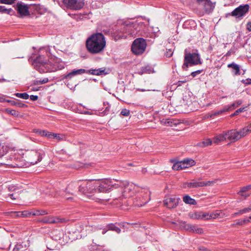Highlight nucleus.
<instances>
[{
	"mask_svg": "<svg viewBox=\"0 0 251 251\" xmlns=\"http://www.w3.org/2000/svg\"><path fill=\"white\" fill-rule=\"evenodd\" d=\"M245 110H245V107L240 108L237 109L234 113L231 114V117H233L234 116H236V115H238L239 113H241V112H242L243 111H245Z\"/></svg>",
	"mask_w": 251,
	"mask_h": 251,
	"instance_id": "nucleus-41",
	"label": "nucleus"
},
{
	"mask_svg": "<svg viewBox=\"0 0 251 251\" xmlns=\"http://www.w3.org/2000/svg\"><path fill=\"white\" fill-rule=\"evenodd\" d=\"M48 131H46V130H43V131H41L40 132V134H41V135L42 136H46V134H47V133H48Z\"/></svg>",
	"mask_w": 251,
	"mask_h": 251,
	"instance_id": "nucleus-56",
	"label": "nucleus"
},
{
	"mask_svg": "<svg viewBox=\"0 0 251 251\" xmlns=\"http://www.w3.org/2000/svg\"><path fill=\"white\" fill-rule=\"evenodd\" d=\"M84 0H63V2L65 6L73 10H79L84 5Z\"/></svg>",
	"mask_w": 251,
	"mask_h": 251,
	"instance_id": "nucleus-11",
	"label": "nucleus"
},
{
	"mask_svg": "<svg viewBox=\"0 0 251 251\" xmlns=\"http://www.w3.org/2000/svg\"><path fill=\"white\" fill-rule=\"evenodd\" d=\"M40 222L45 224H57L65 222L66 220L64 219L50 216L44 217Z\"/></svg>",
	"mask_w": 251,
	"mask_h": 251,
	"instance_id": "nucleus-17",
	"label": "nucleus"
},
{
	"mask_svg": "<svg viewBox=\"0 0 251 251\" xmlns=\"http://www.w3.org/2000/svg\"><path fill=\"white\" fill-rule=\"evenodd\" d=\"M107 228L108 230L114 231L117 233H119L121 232V229L115 225L111 224L107 225Z\"/></svg>",
	"mask_w": 251,
	"mask_h": 251,
	"instance_id": "nucleus-32",
	"label": "nucleus"
},
{
	"mask_svg": "<svg viewBox=\"0 0 251 251\" xmlns=\"http://www.w3.org/2000/svg\"><path fill=\"white\" fill-rule=\"evenodd\" d=\"M180 164H179V161H177V162H176V163H175L172 167V169L174 170H180L181 169H180Z\"/></svg>",
	"mask_w": 251,
	"mask_h": 251,
	"instance_id": "nucleus-40",
	"label": "nucleus"
},
{
	"mask_svg": "<svg viewBox=\"0 0 251 251\" xmlns=\"http://www.w3.org/2000/svg\"><path fill=\"white\" fill-rule=\"evenodd\" d=\"M251 211V208L250 207L245 208L243 209L239 210V213L240 214H244L247 212H249Z\"/></svg>",
	"mask_w": 251,
	"mask_h": 251,
	"instance_id": "nucleus-43",
	"label": "nucleus"
},
{
	"mask_svg": "<svg viewBox=\"0 0 251 251\" xmlns=\"http://www.w3.org/2000/svg\"><path fill=\"white\" fill-rule=\"evenodd\" d=\"M79 189L78 190L79 194H83L87 197H93L92 199L97 201L98 199L94 197L95 193H97L95 189V182L92 180H79Z\"/></svg>",
	"mask_w": 251,
	"mask_h": 251,
	"instance_id": "nucleus-3",
	"label": "nucleus"
},
{
	"mask_svg": "<svg viewBox=\"0 0 251 251\" xmlns=\"http://www.w3.org/2000/svg\"><path fill=\"white\" fill-rule=\"evenodd\" d=\"M7 101L10 102L13 105H17L18 102H16L15 101L7 100Z\"/></svg>",
	"mask_w": 251,
	"mask_h": 251,
	"instance_id": "nucleus-54",
	"label": "nucleus"
},
{
	"mask_svg": "<svg viewBox=\"0 0 251 251\" xmlns=\"http://www.w3.org/2000/svg\"><path fill=\"white\" fill-rule=\"evenodd\" d=\"M227 140L226 131H223L222 133L216 135L213 138V142L215 144Z\"/></svg>",
	"mask_w": 251,
	"mask_h": 251,
	"instance_id": "nucleus-20",
	"label": "nucleus"
},
{
	"mask_svg": "<svg viewBox=\"0 0 251 251\" xmlns=\"http://www.w3.org/2000/svg\"><path fill=\"white\" fill-rule=\"evenodd\" d=\"M212 143L213 141L211 139L209 138H207L204 141L197 143L194 145V146L200 148H204L211 145L212 144Z\"/></svg>",
	"mask_w": 251,
	"mask_h": 251,
	"instance_id": "nucleus-25",
	"label": "nucleus"
},
{
	"mask_svg": "<svg viewBox=\"0 0 251 251\" xmlns=\"http://www.w3.org/2000/svg\"><path fill=\"white\" fill-rule=\"evenodd\" d=\"M139 191V195L137 198L140 202V203H137L138 206H142L146 204L150 200V192L147 189H141Z\"/></svg>",
	"mask_w": 251,
	"mask_h": 251,
	"instance_id": "nucleus-12",
	"label": "nucleus"
},
{
	"mask_svg": "<svg viewBox=\"0 0 251 251\" xmlns=\"http://www.w3.org/2000/svg\"><path fill=\"white\" fill-rule=\"evenodd\" d=\"M95 184L97 192L99 193H107L112 187L117 188V183H114L113 180L107 178L95 182Z\"/></svg>",
	"mask_w": 251,
	"mask_h": 251,
	"instance_id": "nucleus-7",
	"label": "nucleus"
},
{
	"mask_svg": "<svg viewBox=\"0 0 251 251\" xmlns=\"http://www.w3.org/2000/svg\"><path fill=\"white\" fill-rule=\"evenodd\" d=\"M233 52V51H232V50H230L228 51L226 53V56H229V55H231V52Z\"/></svg>",
	"mask_w": 251,
	"mask_h": 251,
	"instance_id": "nucleus-59",
	"label": "nucleus"
},
{
	"mask_svg": "<svg viewBox=\"0 0 251 251\" xmlns=\"http://www.w3.org/2000/svg\"><path fill=\"white\" fill-rule=\"evenodd\" d=\"M14 95H15L16 97H17L18 98H21L23 99H25V100H27L29 98V95L26 93H15L14 94Z\"/></svg>",
	"mask_w": 251,
	"mask_h": 251,
	"instance_id": "nucleus-35",
	"label": "nucleus"
},
{
	"mask_svg": "<svg viewBox=\"0 0 251 251\" xmlns=\"http://www.w3.org/2000/svg\"><path fill=\"white\" fill-rule=\"evenodd\" d=\"M219 181V179H216L212 181H202V186L203 187L208 186H213L215 184L217 183Z\"/></svg>",
	"mask_w": 251,
	"mask_h": 251,
	"instance_id": "nucleus-34",
	"label": "nucleus"
},
{
	"mask_svg": "<svg viewBox=\"0 0 251 251\" xmlns=\"http://www.w3.org/2000/svg\"><path fill=\"white\" fill-rule=\"evenodd\" d=\"M207 216H208V213H204L202 212H195L189 214V216L191 218L197 220H208Z\"/></svg>",
	"mask_w": 251,
	"mask_h": 251,
	"instance_id": "nucleus-19",
	"label": "nucleus"
},
{
	"mask_svg": "<svg viewBox=\"0 0 251 251\" xmlns=\"http://www.w3.org/2000/svg\"><path fill=\"white\" fill-rule=\"evenodd\" d=\"M146 46V42L144 39L137 38L133 41L132 44L131 50L135 54H141L145 51Z\"/></svg>",
	"mask_w": 251,
	"mask_h": 251,
	"instance_id": "nucleus-10",
	"label": "nucleus"
},
{
	"mask_svg": "<svg viewBox=\"0 0 251 251\" xmlns=\"http://www.w3.org/2000/svg\"><path fill=\"white\" fill-rule=\"evenodd\" d=\"M38 96L35 95H31L30 96V99L32 101H35L38 99Z\"/></svg>",
	"mask_w": 251,
	"mask_h": 251,
	"instance_id": "nucleus-50",
	"label": "nucleus"
},
{
	"mask_svg": "<svg viewBox=\"0 0 251 251\" xmlns=\"http://www.w3.org/2000/svg\"><path fill=\"white\" fill-rule=\"evenodd\" d=\"M124 25L125 26L123 29V31L131 36L136 35L144 25L142 22L131 23L130 21L125 22Z\"/></svg>",
	"mask_w": 251,
	"mask_h": 251,
	"instance_id": "nucleus-8",
	"label": "nucleus"
},
{
	"mask_svg": "<svg viewBox=\"0 0 251 251\" xmlns=\"http://www.w3.org/2000/svg\"><path fill=\"white\" fill-rule=\"evenodd\" d=\"M55 133L48 132L47 134H46V136L49 138H54Z\"/></svg>",
	"mask_w": 251,
	"mask_h": 251,
	"instance_id": "nucleus-47",
	"label": "nucleus"
},
{
	"mask_svg": "<svg viewBox=\"0 0 251 251\" xmlns=\"http://www.w3.org/2000/svg\"><path fill=\"white\" fill-rule=\"evenodd\" d=\"M181 226H183L184 228L190 232L191 231V227H192V225H190V224H186L185 222H182L181 223Z\"/></svg>",
	"mask_w": 251,
	"mask_h": 251,
	"instance_id": "nucleus-38",
	"label": "nucleus"
},
{
	"mask_svg": "<svg viewBox=\"0 0 251 251\" xmlns=\"http://www.w3.org/2000/svg\"><path fill=\"white\" fill-rule=\"evenodd\" d=\"M33 65L41 73L55 72L65 67V63L56 57H51L49 59L44 55H40L34 61Z\"/></svg>",
	"mask_w": 251,
	"mask_h": 251,
	"instance_id": "nucleus-1",
	"label": "nucleus"
},
{
	"mask_svg": "<svg viewBox=\"0 0 251 251\" xmlns=\"http://www.w3.org/2000/svg\"><path fill=\"white\" fill-rule=\"evenodd\" d=\"M250 220L249 219H244V220H240L237 221L236 225L239 226H242L245 224L249 223Z\"/></svg>",
	"mask_w": 251,
	"mask_h": 251,
	"instance_id": "nucleus-39",
	"label": "nucleus"
},
{
	"mask_svg": "<svg viewBox=\"0 0 251 251\" xmlns=\"http://www.w3.org/2000/svg\"><path fill=\"white\" fill-rule=\"evenodd\" d=\"M190 232L201 234L202 233L203 229L196 225H192Z\"/></svg>",
	"mask_w": 251,
	"mask_h": 251,
	"instance_id": "nucleus-33",
	"label": "nucleus"
},
{
	"mask_svg": "<svg viewBox=\"0 0 251 251\" xmlns=\"http://www.w3.org/2000/svg\"><path fill=\"white\" fill-rule=\"evenodd\" d=\"M103 105L105 107V109L104 110H102V109H101L100 110L101 112H100V115L101 116L108 114L109 111L110 106L109 103L107 102H104Z\"/></svg>",
	"mask_w": 251,
	"mask_h": 251,
	"instance_id": "nucleus-31",
	"label": "nucleus"
},
{
	"mask_svg": "<svg viewBox=\"0 0 251 251\" xmlns=\"http://www.w3.org/2000/svg\"><path fill=\"white\" fill-rule=\"evenodd\" d=\"M138 90L139 91H142V92L145 91V90H144V89H138Z\"/></svg>",
	"mask_w": 251,
	"mask_h": 251,
	"instance_id": "nucleus-64",
	"label": "nucleus"
},
{
	"mask_svg": "<svg viewBox=\"0 0 251 251\" xmlns=\"http://www.w3.org/2000/svg\"><path fill=\"white\" fill-rule=\"evenodd\" d=\"M200 54L197 52L188 53L186 51L184 54V63L182 69L187 70L189 66L201 64Z\"/></svg>",
	"mask_w": 251,
	"mask_h": 251,
	"instance_id": "nucleus-5",
	"label": "nucleus"
},
{
	"mask_svg": "<svg viewBox=\"0 0 251 251\" xmlns=\"http://www.w3.org/2000/svg\"><path fill=\"white\" fill-rule=\"evenodd\" d=\"M105 70L106 69L104 68H101L98 69H90L87 71H86V70L84 69H80L76 70H73L67 75H65L64 76V78L70 79L73 76L82 74L85 72L93 75H105L107 74V73L105 72Z\"/></svg>",
	"mask_w": 251,
	"mask_h": 251,
	"instance_id": "nucleus-9",
	"label": "nucleus"
},
{
	"mask_svg": "<svg viewBox=\"0 0 251 251\" xmlns=\"http://www.w3.org/2000/svg\"><path fill=\"white\" fill-rule=\"evenodd\" d=\"M119 38H126V35H119Z\"/></svg>",
	"mask_w": 251,
	"mask_h": 251,
	"instance_id": "nucleus-61",
	"label": "nucleus"
},
{
	"mask_svg": "<svg viewBox=\"0 0 251 251\" xmlns=\"http://www.w3.org/2000/svg\"><path fill=\"white\" fill-rule=\"evenodd\" d=\"M226 132L227 140L231 142H235L251 132V123L239 130L232 129Z\"/></svg>",
	"mask_w": 251,
	"mask_h": 251,
	"instance_id": "nucleus-4",
	"label": "nucleus"
},
{
	"mask_svg": "<svg viewBox=\"0 0 251 251\" xmlns=\"http://www.w3.org/2000/svg\"><path fill=\"white\" fill-rule=\"evenodd\" d=\"M142 171L143 173H145L147 172V170L146 169H143Z\"/></svg>",
	"mask_w": 251,
	"mask_h": 251,
	"instance_id": "nucleus-63",
	"label": "nucleus"
},
{
	"mask_svg": "<svg viewBox=\"0 0 251 251\" xmlns=\"http://www.w3.org/2000/svg\"><path fill=\"white\" fill-rule=\"evenodd\" d=\"M226 106H224V107L220 110H219V111H217L216 112H215L214 113L212 114L211 115H210V117H212L213 116H217V115H220V114H222V113H223L224 112H226V111H228L227 110H226Z\"/></svg>",
	"mask_w": 251,
	"mask_h": 251,
	"instance_id": "nucleus-36",
	"label": "nucleus"
},
{
	"mask_svg": "<svg viewBox=\"0 0 251 251\" xmlns=\"http://www.w3.org/2000/svg\"><path fill=\"white\" fill-rule=\"evenodd\" d=\"M106 46L104 35L101 33L93 34L87 40L86 46L87 50L92 54H98L102 52Z\"/></svg>",
	"mask_w": 251,
	"mask_h": 251,
	"instance_id": "nucleus-2",
	"label": "nucleus"
},
{
	"mask_svg": "<svg viewBox=\"0 0 251 251\" xmlns=\"http://www.w3.org/2000/svg\"><path fill=\"white\" fill-rule=\"evenodd\" d=\"M42 51H43V52L46 51L48 56L49 57V55L50 54V53L49 52L50 49H49V48H46L45 49H43L42 50Z\"/></svg>",
	"mask_w": 251,
	"mask_h": 251,
	"instance_id": "nucleus-52",
	"label": "nucleus"
},
{
	"mask_svg": "<svg viewBox=\"0 0 251 251\" xmlns=\"http://www.w3.org/2000/svg\"><path fill=\"white\" fill-rule=\"evenodd\" d=\"M48 213L44 210H35L34 211H32L28 213L29 215L32 216H39V215H44L48 214Z\"/></svg>",
	"mask_w": 251,
	"mask_h": 251,
	"instance_id": "nucleus-29",
	"label": "nucleus"
},
{
	"mask_svg": "<svg viewBox=\"0 0 251 251\" xmlns=\"http://www.w3.org/2000/svg\"><path fill=\"white\" fill-rule=\"evenodd\" d=\"M179 199L174 195H171L166 197L164 201V204L168 208H173L176 207L179 201Z\"/></svg>",
	"mask_w": 251,
	"mask_h": 251,
	"instance_id": "nucleus-14",
	"label": "nucleus"
},
{
	"mask_svg": "<svg viewBox=\"0 0 251 251\" xmlns=\"http://www.w3.org/2000/svg\"><path fill=\"white\" fill-rule=\"evenodd\" d=\"M228 68H232V72L234 74V75H240V67L238 65L235 64L234 63L229 64L227 65Z\"/></svg>",
	"mask_w": 251,
	"mask_h": 251,
	"instance_id": "nucleus-26",
	"label": "nucleus"
},
{
	"mask_svg": "<svg viewBox=\"0 0 251 251\" xmlns=\"http://www.w3.org/2000/svg\"><path fill=\"white\" fill-rule=\"evenodd\" d=\"M242 102L243 101L242 100H236L232 104L226 106V107L227 108L226 110H227L228 111L233 110L235 108L239 106L242 103Z\"/></svg>",
	"mask_w": 251,
	"mask_h": 251,
	"instance_id": "nucleus-28",
	"label": "nucleus"
},
{
	"mask_svg": "<svg viewBox=\"0 0 251 251\" xmlns=\"http://www.w3.org/2000/svg\"><path fill=\"white\" fill-rule=\"evenodd\" d=\"M200 250H201L202 251H210L205 248L200 249Z\"/></svg>",
	"mask_w": 251,
	"mask_h": 251,
	"instance_id": "nucleus-62",
	"label": "nucleus"
},
{
	"mask_svg": "<svg viewBox=\"0 0 251 251\" xmlns=\"http://www.w3.org/2000/svg\"><path fill=\"white\" fill-rule=\"evenodd\" d=\"M202 72V70H197L196 71L193 72L191 73V75L193 77H195L197 75L200 74Z\"/></svg>",
	"mask_w": 251,
	"mask_h": 251,
	"instance_id": "nucleus-46",
	"label": "nucleus"
},
{
	"mask_svg": "<svg viewBox=\"0 0 251 251\" xmlns=\"http://www.w3.org/2000/svg\"><path fill=\"white\" fill-rule=\"evenodd\" d=\"M183 201L185 203L187 204H189L191 205H195L196 204V201L194 199L191 198L188 195H186L184 196L183 198Z\"/></svg>",
	"mask_w": 251,
	"mask_h": 251,
	"instance_id": "nucleus-30",
	"label": "nucleus"
},
{
	"mask_svg": "<svg viewBox=\"0 0 251 251\" xmlns=\"http://www.w3.org/2000/svg\"><path fill=\"white\" fill-rule=\"evenodd\" d=\"M117 182V188L121 187L122 189L121 194L118 196V198L123 197L127 198L132 196L133 192L132 191H136L138 189L133 183H129L126 180H115Z\"/></svg>",
	"mask_w": 251,
	"mask_h": 251,
	"instance_id": "nucleus-6",
	"label": "nucleus"
},
{
	"mask_svg": "<svg viewBox=\"0 0 251 251\" xmlns=\"http://www.w3.org/2000/svg\"><path fill=\"white\" fill-rule=\"evenodd\" d=\"M186 82V80H179V81H178L176 83V85H177V86H180L182 85V84L184 83H185Z\"/></svg>",
	"mask_w": 251,
	"mask_h": 251,
	"instance_id": "nucleus-51",
	"label": "nucleus"
},
{
	"mask_svg": "<svg viewBox=\"0 0 251 251\" xmlns=\"http://www.w3.org/2000/svg\"><path fill=\"white\" fill-rule=\"evenodd\" d=\"M16 8L20 15L22 16H26L29 14L28 7L26 5L22 4H17Z\"/></svg>",
	"mask_w": 251,
	"mask_h": 251,
	"instance_id": "nucleus-24",
	"label": "nucleus"
},
{
	"mask_svg": "<svg viewBox=\"0 0 251 251\" xmlns=\"http://www.w3.org/2000/svg\"><path fill=\"white\" fill-rule=\"evenodd\" d=\"M9 196L13 200H16L17 199V197H14V194H10Z\"/></svg>",
	"mask_w": 251,
	"mask_h": 251,
	"instance_id": "nucleus-57",
	"label": "nucleus"
},
{
	"mask_svg": "<svg viewBox=\"0 0 251 251\" xmlns=\"http://www.w3.org/2000/svg\"><path fill=\"white\" fill-rule=\"evenodd\" d=\"M26 157L28 162L32 165L40 162L42 158L41 153L35 151H31L28 152L26 154Z\"/></svg>",
	"mask_w": 251,
	"mask_h": 251,
	"instance_id": "nucleus-13",
	"label": "nucleus"
},
{
	"mask_svg": "<svg viewBox=\"0 0 251 251\" xmlns=\"http://www.w3.org/2000/svg\"><path fill=\"white\" fill-rule=\"evenodd\" d=\"M250 190H251V184L242 187L238 193L241 196L246 198L249 197L250 195L245 193V192L249 191Z\"/></svg>",
	"mask_w": 251,
	"mask_h": 251,
	"instance_id": "nucleus-27",
	"label": "nucleus"
},
{
	"mask_svg": "<svg viewBox=\"0 0 251 251\" xmlns=\"http://www.w3.org/2000/svg\"><path fill=\"white\" fill-rule=\"evenodd\" d=\"M197 1L199 4H204L205 9L207 12L211 11L214 7L213 4L210 0H197Z\"/></svg>",
	"mask_w": 251,
	"mask_h": 251,
	"instance_id": "nucleus-23",
	"label": "nucleus"
},
{
	"mask_svg": "<svg viewBox=\"0 0 251 251\" xmlns=\"http://www.w3.org/2000/svg\"><path fill=\"white\" fill-rule=\"evenodd\" d=\"M108 230V228H107V229L104 228V229L102 230V233L103 234H105V233L107 232V231Z\"/></svg>",
	"mask_w": 251,
	"mask_h": 251,
	"instance_id": "nucleus-60",
	"label": "nucleus"
},
{
	"mask_svg": "<svg viewBox=\"0 0 251 251\" xmlns=\"http://www.w3.org/2000/svg\"><path fill=\"white\" fill-rule=\"evenodd\" d=\"M242 214H240L239 213V211L238 212H236L235 213L233 214V217H235L236 216L238 215H242Z\"/></svg>",
	"mask_w": 251,
	"mask_h": 251,
	"instance_id": "nucleus-58",
	"label": "nucleus"
},
{
	"mask_svg": "<svg viewBox=\"0 0 251 251\" xmlns=\"http://www.w3.org/2000/svg\"><path fill=\"white\" fill-rule=\"evenodd\" d=\"M226 216L225 213L220 210H216L210 214L208 213L207 219H214L217 218H222Z\"/></svg>",
	"mask_w": 251,
	"mask_h": 251,
	"instance_id": "nucleus-22",
	"label": "nucleus"
},
{
	"mask_svg": "<svg viewBox=\"0 0 251 251\" xmlns=\"http://www.w3.org/2000/svg\"><path fill=\"white\" fill-rule=\"evenodd\" d=\"M6 111H7V112L8 113L11 114L12 115H17V111L14 110H7Z\"/></svg>",
	"mask_w": 251,
	"mask_h": 251,
	"instance_id": "nucleus-49",
	"label": "nucleus"
},
{
	"mask_svg": "<svg viewBox=\"0 0 251 251\" xmlns=\"http://www.w3.org/2000/svg\"><path fill=\"white\" fill-rule=\"evenodd\" d=\"M121 114L124 116H128L130 114V111L126 109H123L122 110Z\"/></svg>",
	"mask_w": 251,
	"mask_h": 251,
	"instance_id": "nucleus-42",
	"label": "nucleus"
},
{
	"mask_svg": "<svg viewBox=\"0 0 251 251\" xmlns=\"http://www.w3.org/2000/svg\"><path fill=\"white\" fill-rule=\"evenodd\" d=\"M247 29L248 31H251V22H249L247 25Z\"/></svg>",
	"mask_w": 251,
	"mask_h": 251,
	"instance_id": "nucleus-55",
	"label": "nucleus"
},
{
	"mask_svg": "<svg viewBox=\"0 0 251 251\" xmlns=\"http://www.w3.org/2000/svg\"><path fill=\"white\" fill-rule=\"evenodd\" d=\"M54 138L56 139L58 141H61L65 140L66 136L63 134L55 133Z\"/></svg>",
	"mask_w": 251,
	"mask_h": 251,
	"instance_id": "nucleus-37",
	"label": "nucleus"
},
{
	"mask_svg": "<svg viewBox=\"0 0 251 251\" xmlns=\"http://www.w3.org/2000/svg\"><path fill=\"white\" fill-rule=\"evenodd\" d=\"M249 6L248 4L240 5L232 12V15L236 18H240L244 16L248 11Z\"/></svg>",
	"mask_w": 251,
	"mask_h": 251,
	"instance_id": "nucleus-16",
	"label": "nucleus"
},
{
	"mask_svg": "<svg viewBox=\"0 0 251 251\" xmlns=\"http://www.w3.org/2000/svg\"><path fill=\"white\" fill-rule=\"evenodd\" d=\"M202 184V181L192 180L190 182H184L182 187L184 188H195L203 187Z\"/></svg>",
	"mask_w": 251,
	"mask_h": 251,
	"instance_id": "nucleus-18",
	"label": "nucleus"
},
{
	"mask_svg": "<svg viewBox=\"0 0 251 251\" xmlns=\"http://www.w3.org/2000/svg\"><path fill=\"white\" fill-rule=\"evenodd\" d=\"M17 106L20 107H25L26 106V105L23 103L18 102Z\"/></svg>",
	"mask_w": 251,
	"mask_h": 251,
	"instance_id": "nucleus-53",
	"label": "nucleus"
},
{
	"mask_svg": "<svg viewBox=\"0 0 251 251\" xmlns=\"http://www.w3.org/2000/svg\"><path fill=\"white\" fill-rule=\"evenodd\" d=\"M181 170L188 168L190 167L194 166L195 164L194 160L192 159H184L182 161H179Z\"/></svg>",
	"mask_w": 251,
	"mask_h": 251,
	"instance_id": "nucleus-21",
	"label": "nucleus"
},
{
	"mask_svg": "<svg viewBox=\"0 0 251 251\" xmlns=\"http://www.w3.org/2000/svg\"><path fill=\"white\" fill-rule=\"evenodd\" d=\"M15 0H0V2L5 4H12L14 2Z\"/></svg>",
	"mask_w": 251,
	"mask_h": 251,
	"instance_id": "nucleus-45",
	"label": "nucleus"
},
{
	"mask_svg": "<svg viewBox=\"0 0 251 251\" xmlns=\"http://www.w3.org/2000/svg\"><path fill=\"white\" fill-rule=\"evenodd\" d=\"M49 81V79L48 78H45L42 80H39L38 81V84H45L47 82H48Z\"/></svg>",
	"mask_w": 251,
	"mask_h": 251,
	"instance_id": "nucleus-48",
	"label": "nucleus"
},
{
	"mask_svg": "<svg viewBox=\"0 0 251 251\" xmlns=\"http://www.w3.org/2000/svg\"><path fill=\"white\" fill-rule=\"evenodd\" d=\"M79 180L71 182L65 189V192L72 195L79 194L78 190L79 189Z\"/></svg>",
	"mask_w": 251,
	"mask_h": 251,
	"instance_id": "nucleus-15",
	"label": "nucleus"
},
{
	"mask_svg": "<svg viewBox=\"0 0 251 251\" xmlns=\"http://www.w3.org/2000/svg\"><path fill=\"white\" fill-rule=\"evenodd\" d=\"M9 191H14L17 189V187L14 185H9L8 187Z\"/></svg>",
	"mask_w": 251,
	"mask_h": 251,
	"instance_id": "nucleus-44",
	"label": "nucleus"
}]
</instances>
